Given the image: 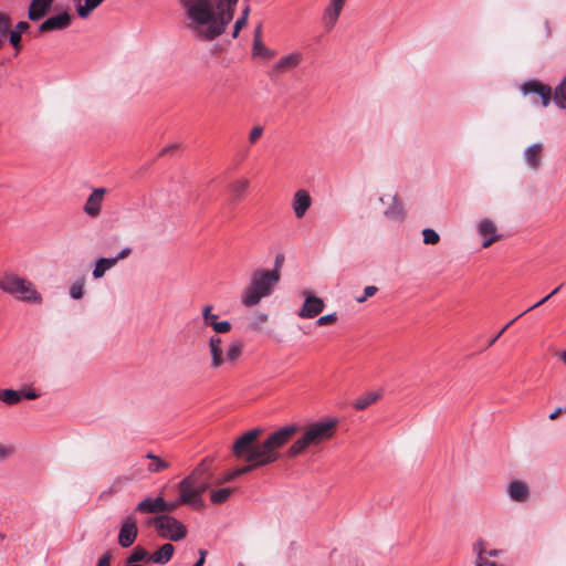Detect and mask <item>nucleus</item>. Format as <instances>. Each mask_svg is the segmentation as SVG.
<instances>
[{
    "label": "nucleus",
    "instance_id": "obj_1",
    "mask_svg": "<svg viewBox=\"0 0 566 566\" xmlns=\"http://www.w3.org/2000/svg\"><path fill=\"white\" fill-rule=\"evenodd\" d=\"M297 424H289L272 432L263 442H258L263 430L254 428L244 432L233 443L232 452L239 459H244L248 464L226 473L218 480V484L230 482L260 467H265L279 460V450L285 446L297 432Z\"/></svg>",
    "mask_w": 566,
    "mask_h": 566
},
{
    "label": "nucleus",
    "instance_id": "obj_2",
    "mask_svg": "<svg viewBox=\"0 0 566 566\" xmlns=\"http://www.w3.org/2000/svg\"><path fill=\"white\" fill-rule=\"evenodd\" d=\"M239 0H179L182 23L195 39L211 42L222 35L234 18Z\"/></svg>",
    "mask_w": 566,
    "mask_h": 566
},
{
    "label": "nucleus",
    "instance_id": "obj_3",
    "mask_svg": "<svg viewBox=\"0 0 566 566\" xmlns=\"http://www.w3.org/2000/svg\"><path fill=\"white\" fill-rule=\"evenodd\" d=\"M337 420L316 421L304 427L302 434L287 449V458H296L308 448L317 447L332 439L336 432Z\"/></svg>",
    "mask_w": 566,
    "mask_h": 566
},
{
    "label": "nucleus",
    "instance_id": "obj_4",
    "mask_svg": "<svg viewBox=\"0 0 566 566\" xmlns=\"http://www.w3.org/2000/svg\"><path fill=\"white\" fill-rule=\"evenodd\" d=\"M281 271L277 270H256L252 273L250 284L243 292L242 303L252 307L263 297L269 296L274 286L279 283Z\"/></svg>",
    "mask_w": 566,
    "mask_h": 566
},
{
    "label": "nucleus",
    "instance_id": "obj_5",
    "mask_svg": "<svg viewBox=\"0 0 566 566\" xmlns=\"http://www.w3.org/2000/svg\"><path fill=\"white\" fill-rule=\"evenodd\" d=\"M0 289L23 302H41V295L34 289L32 282L13 273H6L0 276Z\"/></svg>",
    "mask_w": 566,
    "mask_h": 566
},
{
    "label": "nucleus",
    "instance_id": "obj_6",
    "mask_svg": "<svg viewBox=\"0 0 566 566\" xmlns=\"http://www.w3.org/2000/svg\"><path fill=\"white\" fill-rule=\"evenodd\" d=\"M521 91L524 95L536 94L539 97L541 104L543 107L549 105L552 98L556 105L560 108H566V77L562 81V83L555 88L554 95L551 86L533 80L525 82L521 85Z\"/></svg>",
    "mask_w": 566,
    "mask_h": 566
},
{
    "label": "nucleus",
    "instance_id": "obj_7",
    "mask_svg": "<svg viewBox=\"0 0 566 566\" xmlns=\"http://www.w3.org/2000/svg\"><path fill=\"white\" fill-rule=\"evenodd\" d=\"M148 525L155 526L160 537L170 541H180L186 536V526L170 515H158L147 521Z\"/></svg>",
    "mask_w": 566,
    "mask_h": 566
},
{
    "label": "nucleus",
    "instance_id": "obj_8",
    "mask_svg": "<svg viewBox=\"0 0 566 566\" xmlns=\"http://www.w3.org/2000/svg\"><path fill=\"white\" fill-rule=\"evenodd\" d=\"M178 491L180 495V502L192 506L193 509H202V499L198 495V491L193 486V476H186L178 484Z\"/></svg>",
    "mask_w": 566,
    "mask_h": 566
},
{
    "label": "nucleus",
    "instance_id": "obj_9",
    "mask_svg": "<svg viewBox=\"0 0 566 566\" xmlns=\"http://www.w3.org/2000/svg\"><path fill=\"white\" fill-rule=\"evenodd\" d=\"M138 535L137 521L134 515H129L125 517L122 522L117 542L118 545L123 548L130 547Z\"/></svg>",
    "mask_w": 566,
    "mask_h": 566
},
{
    "label": "nucleus",
    "instance_id": "obj_10",
    "mask_svg": "<svg viewBox=\"0 0 566 566\" xmlns=\"http://www.w3.org/2000/svg\"><path fill=\"white\" fill-rule=\"evenodd\" d=\"M476 231L479 235L483 238L482 248L484 249L491 247L494 242L500 240L497 227L495 222L490 218L482 219L478 224Z\"/></svg>",
    "mask_w": 566,
    "mask_h": 566
},
{
    "label": "nucleus",
    "instance_id": "obj_11",
    "mask_svg": "<svg viewBox=\"0 0 566 566\" xmlns=\"http://www.w3.org/2000/svg\"><path fill=\"white\" fill-rule=\"evenodd\" d=\"M346 0H331L323 14V25L326 31H332L345 7Z\"/></svg>",
    "mask_w": 566,
    "mask_h": 566
},
{
    "label": "nucleus",
    "instance_id": "obj_12",
    "mask_svg": "<svg viewBox=\"0 0 566 566\" xmlns=\"http://www.w3.org/2000/svg\"><path fill=\"white\" fill-rule=\"evenodd\" d=\"M305 301L297 315L302 318H313L321 314L324 310V301L317 296L312 295L310 292H305Z\"/></svg>",
    "mask_w": 566,
    "mask_h": 566
},
{
    "label": "nucleus",
    "instance_id": "obj_13",
    "mask_svg": "<svg viewBox=\"0 0 566 566\" xmlns=\"http://www.w3.org/2000/svg\"><path fill=\"white\" fill-rule=\"evenodd\" d=\"M380 201L388 205L384 211L385 216L392 221H401L405 218V209L397 195H386L380 197Z\"/></svg>",
    "mask_w": 566,
    "mask_h": 566
},
{
    "label": "nucleus",
    "instance_id": "obj_14",
    "mask_svg": "<svg viewBox=\"0 0 566 566\" xmlns=\"http://www.w3.org/2000/svg\"><path fill=\"white\" fill-rule=\"evenodd\" d=\"M72 22V17L67 12H63L61 14L51 17L43 21L39 25V34L56 31V30H64L70 27Z\"/></svg>",
    "mask_w": 566,
    "mask_h": 566
},
{
    "label": "nucleus",
    "instance_id": "obj_15",
    "mask_svg": "<svg viewBox=\"0 0 566 566\" xmlns=\"http://www.w3.org/2000/svg\"><path fill=\"white\" fill-rule=\"evenodd\" d=\"M208 460L205 459L201 463L189 474L193 476V486L198 491V495L202 499V494L209 488V472Z\"/></svg>",
    "mask_w": 566,
    "mask_h": 566
},
{
    "label": "nucleus",
    "instance_id": "obj_16",
    "mask_svg": "<svg viewBox=\"0 0 566 566\" xmlns=\"http://www.w3.org/2000/svg\"><path fill=\"white\" fill-rule=\"evenodd\" d=\"M523 158L530 169L536 171L541 168L544 158V145L535 143L526 147L523 153Z\"/></svg>",
    "mask_w": 566,
    "mask_h": 566
},
{
    "label": "nucleus",
    "instance_id": "obj_17",
    "mask_svg": "<svg viewBox=\"0 0 566 566\" xmlns=\"http://www.w3.org/2000/svg\"><path fill=\"white\" fill-rule=\"evenodd\" d=\"M105 193V188H96L93 190L84 205V211L87 216L92 218L99 216Z\"/></svg>",
    "mask_w": 566,
    "mask_h": 566
},
{
    "label": "nucleus",
    "instance_id": "obj_18",
    "mask_svg": "<svg viewBox=\"0 0 566 566\" xmlns=\"http://www.w3.org/2000/svg\"><path fill=\"white\" fill-rule=\"evenodd\" d=\"M209 353L211 356L210 367L213 369L220 368L226 363V355L223 354L222 339L219 336H211L208 342Z\"/></svg>",
    "mask_w": 566,
    "mask_h": 566
},
{
    "label": "nucleus",
    "instance_id": "obj_19",
    "mask_svg": "<svg viewBox=\"0 0 566 566\" xmlns=\"http://www.w3.org/2000/svg\"><path fill=\"white\" fill-rule=\"evenodd\" d=\"M165 499L163 496L145 497L140 501L136 507V513H145V514H156V513H165Z\"/></svg>",
    "mask_w": 566,
    "mask_h": 566
},
{
    "label": "nucleus",
    "instance_id": "obj_20",
    "mask_svg": "<svg viewBox=\"0 0 566 566\" xmlns=\"http://www.w3.org/2000/svg\"><path fill=\"white\" fill-rule=\"evenodd\" d=\"M54 0H32L29 10L28 18L31 21H39L44 18L51 10Z\"/></svg>",
    "mask_w": 566,
    "mask_h": 566
},
{
    "label": "nucleus",
    "instance_id": "obj_21",
    "mask_svg": "<svg viewBox=\"0 0 566 566\" xmlns=\"http://www.w3.org/2000/svg\"><path fill=\"white\" fill-rule=\"evenodd\" d=\"M302 57L303 55L301 52H292L286 54L277 60L273 66V70L276 73H284L286 71L293 70L300 65Z\"/></svg>",
    "mask_w": 566,
    "mask_h": 566
},
{
    "label": "nucleus",
    "instance_id": "obj_22",
    "mask_svg": "<svg viewBox=\"0 0 566 566\" xmlns=\"http://www.w3.org/2000/svg\"><path fill=\"white\" fill-rule=\"evenodd\" d=\"M312 200L310 193L306 190H297L293 198V210L297 218L305 216L306 211L311 207Z\"/></svg>",
    "mask_w": 566,
    "mask_h": 566
},
{
    "label": "nucleus",
    "instance_id": "obj_23",
    "mask_svg": "<svg viewBox=\"0 0 566 566\" xmlns=\"http://www.w3.org/2000/svg\"><path fill=\"white\" fill-rule=\"evenodd\" d=\"M509 495L515 502H525L530 496V490L525 482L513 481L509 485Z\"/></svg>",
    "mask_w": 566,
    "mask_h": 566
},
{
    "label": "nucleus",
    "instance_id": "obj_24",
    "mask_svg": "<svg viewBox=\"0 0 566 566\" xmlns=\"http://www.w3.org/2000/svg\"><path fill=\"white\" fill-rule=\"evenodd\" d=\"M105 0H74L75 9L80 18L86 19Z\"/></svg>",
    "mask_w": 566,
    "mask_h": 566
},
{
    "label": "nucleus",
    "instance_id": "obj_25",
    "mask_svg": "<svg viewBox=\"0 0 566 566\" xmlns=\"http://www.w3.org/2000/svg\"><path fill=\"white\" fill-rule=\"evenodd\" d=\"M175 552V547L170 543L164 544L158 551L150 555V562L165 565L167 564Z\"/></svg>",
    "mask_w": 566,
    "mask_h": 566
},
{
    "label": "nucleus",
    "instance_id": "obj_26",
    "mask_svg": "<svg viewBox=\"0 0 566 566\" xmlns=\"http://www.w3.org/2000/svg\"><path fill=\"white\" fill-rule=\"evenodd\" d=\"M146 458L150 461L147 467V471L149 473H159L161 471L167 470L170 467V464L166 460L159 458L154 453H147Z\"/></svg>",
    "mask_w": 566,
    "mask_h": 566
},
{
    "label": "nucleus",
    "instance_id": "obj_27",
    "mask_svg": "<svg viewBox=\"0 0 566 566\" xmlns=\"http://www.w3.org/2000/svg\"><path fill=\"white\" fill-rule=\"evenodd\" d=\"M115 265H116V260H111V258L98 259L96 261L94 270H93V277L94 279L103 277L105 272Z\"/></svg>",
    "mask_w": 566,
    "mask_h": 566
},
{
    "label": "nucleus",
    "instance_id": "obj_28",
    "mask_svg": "<svg viewBox=\"0 0 566 566\" xmlns=\"http://www.w3.org/2000/svg\"><path fill=\"white\" fill-rule=\"evenodd\" d=\"M242 352H243L242 343L239 340L232 342L227 348L226 361H228L230 364H234L242 355Z\"/></svg>",
    "mask_w": 566,
    "mask_h": 566
},
{
    "label": "nucleus",
    "instance_id": "obj_29",
    "mask_svg": "<svg viewBox=\"0 0 566 566\" xmlns=\"http://www.w3.org/2000/svg\"><path fill=\"white\" fill-rule=\"evenodd\" d=\"M379 398L380 394L367 392L355 400L354 408L357 410H364L371 403L376 402Z\"/></svg>",
    "mask_w": 566,
    "mask_h": 566
},
{
    "label": "nucleus",
    "instance_id": "obj_30",
    "mask_svg": "<svg viewBox=\"0 0 566 566\" xmlns=\"http://www.w3.org/2000/svg\"><path fill=\"white\" fill-rule=\"evenodd\" d=\"M129 563H142V562H150V554L147 549L142 546H136L132 554L126 558Z\"/></svg>",
    "mask_w": 566,
    "mask_h": 566
},
{
    "label": "nucleus",
    "instance_id": "obj_31",
    "mask_svg": "<svg viewBox=\"0 0 566 566\" xmlns=\"http://www.w3.org/2000/svg\"><path fill=\"white\" fill-rule=\"evenodd\" d=\"M250 181L245 178L238 179L230 185V190L234 196V200H239L249 188Z\"/></svg>",
    "mask_w": 566,
    "mask_h": 566
},
{
    "label": "nucleus",
    "instance_id": "obj_32",
    "mask_svg": "<svg viewBox=\"0 0 566 566\" xmlns=\"http://www.w3.org/2000/svg\"><path fill=\"white\" fill-rule=\"evenodd\" d=\"M22 398V394L20 391L13 389H2L0 390V400L7 405H15Z\"/></svg>",
    "mask_w": 566,
    "mask_h": 566
},
{
    "label": "nucleus",
    "instance_id": "obj_33",
    "mask_svg": "<svg viewBox=\"0 0 566 566\" xmlns=\"http://www.w3.org/2000/svg\"><path fill=\"white\" fill-rule=\"evenodd\" d=\"M233 492V489L231 488H223L219 490L211 491L210 500L213 504H222L224 503L231 493Z\"/></svg>",
    "mask_w": 566,
    "mask_h": 566
},
{
    "label": "nucleus",
    "instance_id": "obj_34",
    "mask_svg": "<svg viewBox=\"0 0 566 566\" xmlns=\"http://www.w3.org/2000/svg\"><path fill=\"white\" fill-rule=\"evenodd\" d=\"M249 14H250V7L247 6L242 12H241V17L235 21L234 23V27H233V32H232V36L235 39L239 36V33L240 31L247 27L248 24V20H249Z\"/></svg>",
    "mask_w": 566,
    "mask_h": 566
},
{
    "label": "nucleus",
    "instance_id": "obj_35",
    "mask_svg": "<svg viewBox=\"0 0 566 566\" xmlns=\"http://www.w3.org/2000/svg\"><path fill=\"white\" fill-rule=\"evenodd\" d=\"M252 51L254 55H262L266 59H272L275 55V52L266 48L261 40H253Z\"/></svg>",
    "mask_w": 566,
    "mask_h": 566
},
{
    "label": "nucleus",
    "instance_id": "obj_36",
    "mask_svg": "<svg viewBox=\"0 0 566 566\" xmlns=\"http://www.w3.org/2000/svg\"><path fill=\"white\" fill-rule=\"evenodd\" d=\"M213 306L206 305L202 308V319L205 325L213 327V324L217 323L218 315L212 313Z\"/></svg>",
    "mask_w": 566,
    "mask_h": 566
},
{
    "label": "nucleus",
    "instance_id": "obj_37",
    "mask_svg": "<svg viewBox=\"0 0 566 566\" xmlns=\"http://www.w3.org/2000/svg\"><path fill=\"white\" fill-rule=\"evenodd\" d=\"M423 243L424 244H437L440 241V235L430 228L422 230Z\"/></svg>",
    "mask_w": 566,
    "mask_h": 566
},
{
    "label": "nucleus",
    "instance_id": "obj_38",
    "mask_svg": "<svg viewBox=\"0 0 566 566\" xmlns=\"http://www.w3.org/2000/svg\"><path fill=\"white\" fill-rule=\"evenodd\" d=\"M473 552L476 554L475 562L482 563L483 559H486V549L483 541L480 539L473 544Z\"/></svg>",
    "mask_w": 566,
    "mask_h": 566
},
{
    "label": "nucleus",
    "instance_id": "obj_39",
    "mask_svg": "<svg viewBox=\"0 0 566 566\" xmlns=\"http://www.w3.org/2000/svg\"><path fill=\"white\" fill-rule=\"evenodd\" d=\"M15 452V447L13 444H3L0 443V462H3L11 458Z\"/></svg>",
    "mask_w": 566,
    "mask_h": 566
},
{
    "label": "nucleus",
    "instance_id": "obj_40",
    "mask_svg": "<svg viewBox=\"0 0 566 566\" xmlns=\"http://www.w3.org/2000/svg\"><path fill=\"white\" fill-rule=\"evenodd\" d=\"M83 294H84V282L83 281L74 282L70 289V295L74 300H78L83 296Z\"/></svg>",
    "mask_w": 566,
    "mask_h": 566
},
{
    "label": "nucleus",
    "instance_id": "obj_41",
    "mask_svg": "<svg viewBox=\"0 0 566 566\" xmlns=\"http://www.w3.org/2000/svg\"><path fill=\"white\" fill-rule=\"evenodd\" d=\"M263 132L264 129L262 126L255 125L249 134V143L251 145L255 144L262 137Z\"/></svg>",
    "mask_w": 566,
    "mask_h": 566
},
{
    "label": "nucleus",
    "instance_id": "obj_42",
    "mask_svg": "<svg viewBox=\"0 0 566 566\" xmlns=\"http://www.w3.org/2000/svg\"><path fill=\"white\" fill-rule=\"evenodd\" d=\"M378 291V287L375 285H369L364 289V294L361 296L356 297L358 303H364L369 297L374 296Z\"/></svg>",
    "mask_w": 566,
    "mask_h": 566
},
{
    "label": "nucleus",
    "instance_id": "obj_43",
    "mask_svg": "<svg viewBox=\"0 0 566 566\" xmlns=\"http://www.w3.org/2000/svg\"><path fill=\"white\" fill-rule=\"evenodd\" d=\"M212 329L218 334H224L231 331V324L227 321L217 322L213 324Z\"/></svg>",
    "mask_w": 566,
    "mask_h": 566
},
{
    "label": "nucleus",
    "instance_id": "obj_44",
    "mask_svg": "<svg viewBox=\"0 0 566 566\" xmlns=\"http://www.w3.org/2000/svg\"><path fill=\"white\" fill-rule=\"evenodd\" d=\"M10 43L19 52L21 50V34L19 32H10Z\"/></svg>",
    "mask_w": 566,
    "mask_h": 566
},
{
    "label": "nucleus",
    "instance_id": "obj_45",
    "mask_svg": "<svg viewBox=\"0 0 566 566\" xmlns=\"http://www.w3.org/2000/svg\"><path fill=\"white\" fill-rule=\"evenodd\" d=\"M337 319V316L335 313L333 314H327V315H324V316H321L318 319H317V324L319 326H324V325H329V324H333L335 323Z\"/></svg>",
    "mask_w": 566,
    "mask_h": 566
},
{
    "label": "nucleus",
    "instance_id": "obj_46",
    "mask_svg": "<svg viewBox=\"0 0 566 566\" xmlns=\"http://www.w3.org/2000/svg\"><path fill=\"white\" fill-rule=\"evenodd\" d=\"M526 312L520 314L517 317H515L514 319L510 321L501 331H499V333L489 342V347L492 346L501 336L502 334L518 318L521 317L522 315H524Z\"/></svg>",
    "mask_w": 566,
    "mask_h": 566
},
{
    "label": "nucleus",
    "instance_id": "obj_47",
    "mask_svg": "<svg viewBox=\"0 0 566 566\" xmlns=\"http://www.w3.org/2000/svg\"><path fill=\"white\" fill-rule=\"evenodd\" d=\"M113 558V554L111 551H107L103 554V556L98 559L96 566H111V562Z\"/></svg>",
    "mask_w": 566,
    "mask_h": 566
},
{
    "label": "nucleus",
    "instance_id": "obj_48",
    "mask_svg": "<svg viewBox=\"0 0 566 566\" xmlns=\"http://www.w3.org/2000/svg\"><path fill=\"white\" fill-rule=\"evenodd\" d=\"M180 504H185L184 502H180V497L178 500H176L175 502H166L165 501V507H166L165 513H171V512L176 511Z\"/></svg>",
    "mask_w": 566,
    "mask_h": 566
},
{
    "label": "nucleus",
    "instance_id": "obj_49",
    "mask_svg": "<svg viewBox=\"0 0 566 566\" xmlns=\"http://www.w3.org/2000/svg\"><path fill=\"white\" fill-rule=\"evenodd\" d=\"M132 253V249L130 248H125L123 249L116 258H111V260H116V263L119 261V260H124L126 259L129 254Z\"/></svg>",
    "mask_w": 566,
    "mask_h": 566
},
{
    "label": "nucleus",
    "instance_id": "obj_50",
    "mask_svg": "<svg viewBox=\"0 0 566 566\" xmlns=\"http://www.w3.org/2000/svg\"><path fill=\"white\" fill-rule=\"evenodd\" d=\"M30 28V24L25 21H20L17 25H15V30H13L14 32H19L20 34L22 32H25L27 30H29Z\"/></svg>",
    "mask_w": 566,
    "mask_h": 566
},
{
    "label": "nucleus",
    "instance_id": "obj_51",
    "mask_svg": "<svg viewBox=\"0 0 566 566\" xmlns=\"http://www.w3.org/2000/svg\"><path fill=\"white\" fill-rule=\"evenodd\" d=\"M562 413H566L564 407H558L549 415V419L556 420Z\"/></svg>",
    "mask_w": 566,
    "mask_h": 566
},
{
    "label": "nucleus",
    "instance_id": "obj_52",
    "mask_svg": "<svg viewBox=\"0 0 566 566\" xmlns=\"http://www.w3.org/2000/svg\"><path fill=\"white\" fill-rule=\"evenodd\" d=\"M283 261H284V256L283 255H277L275 258V264H274V269L273 270H277L280 271L281 270V266L283 264Z\"/></svg>",
    "mask_w": 566,
    "mask_h": 566
},
{
    "label": "nucleus",
    "instance_id": "obj_53",
    "mask_svg": "<svg viewBox=\"0 0 566 566\" xmlns=\"http://www.w3.org/2000/svg\"><path fill=\"white\" fill-rule=\"evenodd\" d=\"M549 300V296H545L544 298H541V301H538L537 303H535L533 306H531L530 308L526 310V312L528 311H532L538 306H541L542 304H544L545 302H547Z\"/></svg>",
    "mask_w": 566,
    "mask_h": 566
},
{
    "label": "nucleus",
    "instance_id": "obj_54",
    "mask_svg": "<svg viewBox=\"0 0 566 566\" xmlns=\"http://www.w3.org/2000/svg\"><path fill=\"white\" fill-rule=\"evenodd\" d=\"M475 566H497L494 562L486 559H483L482 563L475 562Z\"/></svg>",
    "mask_w": 566,
    "mask_h": 566
},
{
    "label": "nucleus",
    "instance_id": "obj_55",
    "mask_svg": "<svg viewBox=\"0 0 566 566\" xmlns=\"http://www.w3.org/2000/svg\"><path fill=\"white\" fill-rule=\"evenodd\" d=\"M21 394H22V397H25L27 399H35L39 396L34 391H28V392H21Z\"/></svg>",
    "mask_w": 566,
    "mask_h": 566
},
{
    "label": "nucleus",
    "instance_id": "obj_56",
    "mask_svg": "<svg viewBox=\"0 0 566 566\" xmlns=\"http://www.w3.org/2000/svg\"><path fill=\"white\" fill-rule=\"evenodd\" d=\"M261 25H259L254 31V40H261Z\"/></svg>",
    "mask_w": 566,
    "mask_h": 566
},
{
    "label": "nucleus",
    "instance_id": "obj_57",
    "mask_svg": "<svg viewBox=\"0 0 566 566\" xmlns=\"http://www.w3.org/2000/svg\"><path fill=\"white\" fill-rule=\"evenodd\" d=\"M560 287H562V285H559V286H557L556 289H554V290L548 294L549 298H551V297H553L554 295H556V294L559 292Z\"/></svg>",
    "mask_w": 566,
    "mask_h": 566
},
{
    "label": "nucleus",
    "instance_id": "obj_58",
    "mask_svg": "<svg viewBox=\"0 0 566 566\" xmlns=\"http://www.w3.org/2000/svg\"><path fill=\"white\" fill-rule=\"evenodd\" d=\"M497 554H499V551H496V549H492V551L486 552V555H488V556H491V557H494V556H496Z\"/></svg>",
    "mask_w": 566,
    "mask_h": 566
},
{
    "label": "nucleus",
    "instance_id": "obj_59",
    "mask_svg": "<svg viewBox=\"0 0 566 566\" xmlns=\"http://www.w3.org/2000/svg\"><path fill=\"white\" fill-rule=\"evenodd\" d=\"M205 562L203 558H199L193 566H203Z\"/></svg>",
    "mask_w": 566,
    "mask_h": 566
},
{
    "label": "nucleus",
    "instance_id": "obj_60",
    "mask_svg": "<svg viewBox=\"0 0 566 566\" xmlns=\"http://www.w3.org/2000/svg\"><path fill=\"white\" fill-rule=\"evenodd\" d=\"M199 554H200V558H203V562L206 560V555H207V552L203 551V549H200L199 551Z\"/></svg>",
    "mask_w": 566,
    "mask_h": 566
},
{
    "label": "nucleus",
    "instance_id": "obj_61",
    "mask_svg": "<svg viewBox=\"0 0 566 566\" xmlns=\"http://www.w3.org/2000/svg\"><path fill=\"white\" fill-rule=\"evenodd\" d=\"M125 566H135V563H129L127 559L125 560Z\"/></svg>",
    "mask_w": 566,
    "mask_h": 566
},
{
    "label": "nucleus",
    "instance_id": "obj_62",
    "mask_svg": "<svg viewBox=\"0 0 566 566\" xmlns=\"http://www.w3.org/2000/svg\"><path fill=\"white\" fill-rule=\"evenodd\" d=\"M6 538V535L3 533H0V543Z\"/></svg>",
    "mask_w": 566,
    "mask_h": 566
},
{
    "label": "nucleus",
    "instance_id": "obj_63",
    "mask_svg": "<svg viewBox=\"0 0 566 566\" xmlns=\"http://www.w3.org/2000/svg\"><path fill=\"white\" fill-rule=\"evenodd\" d=\"M563 360L566 363V352L563 355Z\"/></svg>",
    "mask_w": 566,
    "mask_h": 566
},
{
    "label": "nucleus",
    "instance_id": "obj_64",
    "mask_svg": "<svg viewBox=\"0 0 566 566\" xmlns=\"http://www.w3.org/2000/svg\"><path fill=\"white\" fill-rule=\"evenodd\" d=\"M135 566H145V565L142 563H135Z\"/></svg>",
    "mask_w": 566,
    "mask_h": 566
}]
</instances>
